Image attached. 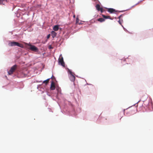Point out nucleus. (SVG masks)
<instances>
[{"label":"nucleus","mask_w":153,"mask_h":153,"mask_svg":"<svg viewBox=\"0 0 153 153\" xmlns=\"http://www.w3.org/2000/svg\"><path fill=\"white\" fill-rule=\"evenodd\" d=\"M25 47L27 48L34 52H37L38 51V48L30 44L25 43Z\"/></svg>","instance_id":"1"},{"label":"nucleus","mask_w":153,"mask_h":153,"mask_svg":"<svg viewBox=\"0 0 153 153\" xmlns=\"http://www.w3.org/2000/svg\"><path fill=\"white\" fill-rule=\"evenodd\" d=\"M9 45L11 46H17L21 48L23 47V45L22 44L15 42H13L9 43Z\"/></svg>","instance_id":"2"},{"label":"nucleus","mask_w":153,"mask_h":153,"mask_svg":"<svg viewBox=\"0 0 153 153\" xmlns=\"http://www.w3.org/2000/svg\"><path fill=\"white\" fill-rule=\"evenodd\" d=\"M17 67V65H14L10 69L8 72L9 75L12 74L13 73L16 69Z\"/></svg>","instance_id":"3"},{"label":"nucleus","mask_w":153,"mask_h":153,"mask_svg":"<svg viewBox=\"0 0 153 153\" xmlns=\"http://www.w3.org/2000/svg\"><path fill=\"white\" fill-rule=\"evenodd\" d=\"M68 72L70 74V79L71 81L74 82L75 81V76L74 75V74L69 69L68 70Z\"/></svg>","instance_id":"4"},{"label":"nucleus","mask_w":153,"mask_h":153,"mask_svg":"<svg viewBox=\"0 0 153 153\" xmlns=\"http://www.w3.org/2000/svg\"><path fill=\"white\" fill-rule=\"evenodd\" d=\"M59 65H61L63 67L65 66V64L64 62L63 58H59Z\"/></svg>","instance_id":"5"},{"label":"nucleus","mask_w":153,"mask_h":153,"mask_svg":"<svg viewBox=\"0 0 153 153\" xmlns=\"http://www.w3.org/2000/svg\"><path fill=\"white\" fill-rule=\"evenodd\" d=\"M55 88L54 82L52 81L51 84L50 89L51 90H53L55 89Z\"/></svg>","instance_id":"6"},{"label":"nucleus","mask_w":153,"mask_h":153,"mask_svg":"<svg viewBox=\"0 0 153 153\" xmlns=\"http://www.w3.org/2000/svg\"><path fill=\"white\" fill-rule=\"evenodd\" d=\"M108 11L110 13H112L116 12V11L113 8H108Z\"/></svg>","instance_id":"7"},{"label":"nucleus","mask_w":153,"mask_h":153,"mask_svg":"<svg viewBox=\"0 0 153 153\" xmlns=\"http://www.w3.org/2000/svg\"><path fill=\"white\" fill-rule=\"evenodd\" d=\"M51 36H52L53 38H54L56 36L57 33L56 32H55L54 31H52L51 32Z\"/></svg>","instance_id":"8"},{"label":"nucleus","mask_w":153,"mask_h":153,"mask_svg":"<svg viewBox=\"0 0 153 153\" xmlns=\"http://www.w3.org/2000/svg\"><path fill=\"white\" fill-rule=\"evenodd\" d=\"M53 30L55 31H58L59 30V26L58 25L54 26L53 27Z\"/></svg>","instance_id":"9"},{"label":"nucleus","mask_w":153,"mask_h":153,"mask_svg":"<svg viewBox=\"0 0 153 153\" xmlns=\"http://www.w3.org/2000/svg\"><path fill=\"white\" fill-rule=\"evenodd\" d=\"M50 78L47 79V80H45L43 82V83L45 84V85H47L49 82Z\"/></svg>","instance_id":"10"},{"label":"nucleus","mask_w":153,"mask_h":153,"mask_svg":"<svg viewBox=\"0 0 153 153\" xmlns=\"http://www.w3.org/2000/svg\"><path fill=\"white\" fill-rule=\"evenodd\" d=\"M102 7H100V5L99 4H97L96 5V9L98 10V11H100V10H102V9H100Z\"/></svg>","instance_id":"11"},{"label":"nucleus","mask_w":153,"mask_h":153,"mask_svg":"<svg viewBox=\"0 0 153 153\" xmlns=\"http://www.w3.org/2000/svg\"><path fill=\"white\" fill-rule=\"evenodd\" d=\"M105 20V19L102 18H99V19H98V21H99L100 22H103Z\"/></svg>","instance_id":"12"},{"label":"nucleus","mask_w":153,"mask_h":153,"mask_svg":"<svg viewBox=\"0 0 153 153\" xmlns=\"http://www.w3.org/2000/svg\"><path fill=\"white\" fill-rule=\"evenodd\" d=\"M102 16L105 19H110V16H106L104 15H102Z\"/></svg>","instance_id":"13"},{"label":"nucleus","mask_w":153,"mask_h":153,"mask_svg":"<svg viewBox=\"0 0 153 153\" xmlns=\"http://www.w3.org/2000/svg\"><path fill=\"white\" fill-rule=\"evenodd\" d=\"M7 1V0H0V4H3V3L4 1Z\"/></svg>","instance_id":"14"},{"label":"nucleus","mask_w":153,"mask_h":153,"mask_svg":"<svg viewBox=\"0 0 153 153\" xmlns=\"http://www.w3.org/2000/svg\"><path fill=\"white\" fill-rule=\"evenodd\" d=\"M79 18L77 17L76 18V23H78V22H79Z\"/></svg>","instance_id":"15"},{"label":"nucleus","mask_w":153,"mask_h":153,"mask_svg":"<svg viewBox=\"0 0 153 153\" xmlns=\"http://www.w3.org/2000/svg\"><path fill=\"white\" fill-rule=\"evenodd\" d=\"M49 49H52L53 48L52 47V46L51 45H49Z\"/></svg>","instance_id":"16"},{"label":"nucleus","mask_w":153,"mask_h":153,"mask_svg":"<svg viewBox=\"0 0 153 153\" xmlns=\"http://www.w3.org/2000/svg\"><path fill=\"white\" fill-rule=\"evenodd\" d=\"M102 9V10H100V11H101V13H102L103 11V9L102 8H101L100 9Z\"/></svg>","instance_id":"17"},{"label":"nucleus","mask_w":153,"mask_h":153,"mask_svg":"<svg viewBox=\"0 0 153 153\" xmlns=\"http://www.w3.org/2000/svg\"><path fill=\"white\" fill-rule=\"evenodd\" d=\"M50 34H48L47 36V38L48 39H49L50 37Z\"/></svg>","instance_id":"18"},{"label":"nucleus","mask_w":153,"mask_h":153,"mask_svg":"<svg viewBox=\"0 0 153 153\" xmlns=\"http://www.w3.org/2000/svg\"><path fill=\"white\" fill-rule=\"evenodd\" d=\"M118 22H119V24L120 25L121 24V21H120V20H119V21H118Z\"/></svg>","instance_id":"19"},{"label":"nucleus","mask_w":153,"mask_h":153,"mask_svg":"<svg viewBox=\"0 0 153 153\" xmlns=\"http://www.w3.org/2000/svg\"><path fill=\"white\" fill-rule=\"evenodd\" d=\"M73 17L74 18H75V17H76V16H75V15L74 14L73 15Z\"/></svg>","instance_id":"20"},{"label":"nucleus","mask_w":153,"mask_h":153,"mask_svg":"<svg viewBox=\"0 0 153 153\" xmlns=\"http://www.w3.org/2000/svg\"><path fill=\"white\" fill-rule=\"evenodd\" d=\"M121 16H119V18L120 19V18Z\"/></svg>","instance_id":"21"},{"label":"nucleus","mask_w":153,"mask_h":153,"mask_svg":"<svg viewBox=\"0 0 153 153\" xmlns=\"http://www.w3.org/2000/svg\"><path fill=\"white\" fill-rule=\"evenodd\" d=\"M122 27H123V28H124V27H123V25H122Z\"/></svg>","instance_id":"22"},{"label":"nucleus","mask_w":153,"mask_h":153,"mask_svg":"<svg viewBox=\"0 0 153 153\" xmlns=\"http://www.w3.org/2000/svg\"><path fill=\"white\" fill-rule=\"evenodd\" d=\"M128 10L127 9H126V10H125V11L126 10Z\"/></svg>","instance_id":"23"},{"label":"nucleus","mask_w":153,"mask_h":153,"mask_svg":"<svg viewBox=\"0 0 153 153\" xmlns=\"http://www.w3.org/2000/svg\"><path fill=\"white\" fill-rule=\"evenodd\" d=\"M124 112V109L123 110Z\"/></svg>","instance_id":"24"}]
</instances>
